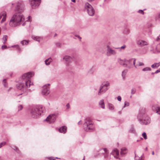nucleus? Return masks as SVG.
Wrapping results in <instances>:
<instances>
[{
    "label": "nucleus",
    "mask_w": 160,
    "mask_h": 160,
    "mask_svg": "<svg viewBox=\"0 0 160 160\" xmlns=\"http://www.w3.org/2000/svg\"><path fill=\"white\" fill-rule=\"evenodd\" d=\"M138 13H141L142 14H144V12H143V10H138Z\"/></svg>",
    "instance_id": "49530a36"
},
{
    "label": "nucleus",
    "mask_w": 160,
    "mask_h": 160,
    "mask_svg": "<svg viewBox=\"0 0 160 160\" xmlns=\"http://www.w3.org/2000/svg\"><path fill=\"white\" fill-rule=\"evenodd\" d=\"M6 12H3L0 13V20L2 18L1 21V23H2L6 20Z\"/></svg>",
    "instance_id": "dca6fc26"
},
{
    "label": "nucleus",
    "mask_w": 160,
    "mask_h": 160,
    "mask_svg": "<svg viewBox=\"0 0 160 160\" xmlns=\"http://www.w3.org/2000/svg\"><path fill=\"white\" fill-rule=\"evenodd\" d=\"M128 72V70L125 69L122 72V76L123 80H125L126 78V75Z\"/></svg>",
    "instance_id": "b1692460"
},
{
    "label": "nucleus",
    "mask_w": 160,
    "mask_h": 160,
    "mask_svg": "<svg viewBox=\"0 0 160 160\" xmlns=\"http://www.w3.org/2000/svg\"><path fill=\"white\" fill-rule=\"evenodd\" d=\"M110 83L108 81L103 82L100 86L98 95L101 96L105 93L109 88Z\"/></svg>",
    "instance_id": "423d86ee"
},
{
    "label": "nucleus",
    "mask_w": 160,
    "mask_h": 160,
    "mask_svg": "<svg viewBox=\"0 0 160 160\" xmlns=\"http://www.w3.org/2000/svg\"><path fill=\"white\" fill-rule=\"evenodd\" d=\"M48 159L50 160H55V159L53 158H52V157H49V158Z\"/></svg>",
    "instance_id": "864d4df0"
},
{
    "label": "nucleus",
    "mask_w": 160,
    "mask_h": 160,
    "mask_svg": "<svg viewBox=\"0 0 160 160\" xmlns=\"http://www.w3.org/2000/svg\"><path fill=\"white\" fill-rule=\"evenodd\" d=\"M49 85V84L46 85L43 87L42 93L43 95H47L49 94L50 92L49 88L48 87Z\"/></svg>",
    "instance_id": "ddd939ff"
},
{
    "label": "nucleus",
    "mask_w": 160,
    "mask_h": 160,
    "mask_svg": "<svg viewBox=\"0 0 160 160\" xmlns=\"http://www.w3.org/2000/svg\"><path fill=\"white\" fill-rule=\"evenodd\" d=\"M78 124H82V122L81 121H79L78 122Z\"/></svg>",
    "instance_id": "4d7b16f0"
},
{
    "label": "nucleus",
    "mask_w": 160,
    "mask_h": 160,
    "mask_svg": "<svg viewBox=\"0 0 160 160\" xmlns=\"http://www.w3.org/2000/svg\"><path fill=\"white\" fill-rule=\"evenodd\" d=\"M21 12H18V13H15L11 19V25L12 26L16 27L22 23V25L24 26L27 22H30L31 17L29 16L28 19L23 22L25 20L24 17Z\"/></svg>",
    "instance_id": "f03ea898"
},
{
    "label": "nucleus",
    "mask_w": 160,
    "mask_h": 160,
    "mask_svg": "<svg viewBox=\"0 0 160 160\" xmlns=\"http://www.w3.org/2000/svg\"><path fill=\"white\" fill-rule=\"evenodd\" d=\"M83 127L84 130L86 131L91 132L94 129V126L93 122L89 118H87L84 120Z\"/></svg>",
    "instance_id": "39448f33"
},
{
    "label": "nucleus",
    "mask_w": 160,
    "mask_h": 160,
    "mask_svg": "<svg viewBox=\"0 0 160 160\" xmlns=\"http://www.w3.org/2000/svg\"><path fill=\"white\" fill-rule=\"evenodd\" d=\"M154 151H153L152 152V155H154Z\"/></svg>",
    "instance_id": "052dcab7"
},
{
    "label": "nucleus",
    "mask_w": 160,
    "mask_h": 160,
    "mask_svg": "<svg viewBox=\"0 0 160 160\" xmlns=\"http://www.w3.org/2000/svg\"><path fill=\"white\" fill-rule=\"evenodd\" d=\"M147 149H148V148H147H147H145V150H146V151H147Z\"/></svg>",
    "instance_id": "69168bd1"
},
{
    "label": "nucleus",
    "mask_w": 160,
    "mask_h": 160,
    "mask_svg": "<svg viewBox=\"0 0 160 160\" xmlns=\"http://www.w3.org/2000/svg\"><path fill=\"white\" fill-rule=\"evenodd\" d=\"M6 144L5 142H2L0 143V148H1L2 146H4Z\"/></svg>",
    "instance_id": "37998d69"
},
{
    "label": "nucleus",
    "mask_w": 160,
    "mask_h": 160,
    "mask_svg": "<svg viewBox=\"0 0 160 160\" xmlns=\"http://www.w3.org/2000/svg\"><path fill=\"white\" fill-rule=\"evenodd\" d=\"M159 66H160V62L155 63L151 65V67L153 68H157Z\"/></svg>",
    "instance_id": "bb28decb"
},
{
    "label": "nucleus",
    "mask_w": 160,
    "mask_h": 160,
    "mask_svg": "<svg viewBox=\"0 0 160 160\" xmlns=\"http://www.w3.org/2000/svg\"><path fill=\"white\" fill-rule=\"evenodd\" d=\"M111 154H112L116 158H119V151L117 149H114L112 152Z\"/></svg>",
    "instance_id": "2eb2a0df"
},
{
    "label": "nucleus",
    "mask_w": 160,
    "mask_h": 160,
    "mask_svg": "<svg viewBox=\"0 0 160 160\" xmlns=\"http://www.w3.org/2000/svg\"><path fill=\"white\" fill-rule=\"evenodd\" d=\"M8 37L6 35H4L3 38V40L4 41V42H3L4 44H5L6 41H7V39Z\"/></svg>",
    "instance_id": "c9c22d12"
},
{
    "label": "nucleus",
    "mask_w": 160,
    "mask_h": 160,
    "mask_svg": "<svg viewBox=\"0 0 160 160\" xmlns=\"http://www.w3.org/2000/svg\"><path fill=\"white\" fill-rule=\"evenodd\" d=\"M85 8L87 10L88 15L93 16L95 14V10L92 5L88 2H86L84 5Z\"/></svg>",
    "instance_id": "0eeeda50"
},
{
    "label": "nucleus",
    "mask_w": 160,
    "mask_h": 160,
    "mask_svg": "<svg viewBox=\"0 0 160 160\" xmlns=\"http://www.w3.org/2000/svg\"><path fill=\"white\" fill-rule=\"evenodd\" d=\"M108 109L109 110L113 111L115 109L114 105L112 103H108Z\"/></svg>",
    "instance_id": "5701e85b"
},
{
    "label": "nucleus",
    "mask_w": 160,
    "mask_h": 160,
    "mask_svg": "<svg viewBox=\"0 0 160 160\" xmlns=\"http://www.w3.org/2000/svg\"><path fill=\"white\" fill-rule=\"evenodd\" d=\"M52 61V59L51 58H49L46 59L45 61V64L47 65H49L50 63Z\"/></svg>",
    "instance_id": "a878e982"
},
{
    "label": "nucleus",
    "mask_w": 160,
    "mask_h": 160,
    "mask_svg": "<svg viewBox=\"0 0 160 160\" xmlns=\"http://www.w3.org/2000/svg\"><path fill=\"white\" fill-rule=\"evenodd\" d=\"M159 39H160V35L157 37V40L158 41Z\"/></svg>",
    "instance_id": "5fc2aeb1"
},
{
    "label": "nucleus",
    "mask_w": 160,
    "mask_h": 160,
    "mask_svg": "<svg viewBox=\"0 0 160 160\" xmlns=\"http://www.w3.org/2000/svg\"><path fill=\"white\" fill-rule=\"evenodd\" d=\"M155 73V72H152V75H153Z\"/></svg>",
    "instance_id": "e2e57ef3"
},
{
    "label": "nucleus",
    "mask_w": 160,
    "mask_h": 160,
    "mask_svg": "<svg viewBox=\"0 0 160 160\" xmlns=\"http://www.w3.org/2000/svg\"><path fill=\"white\" fill-rule=\"evenodd\" d=\"M58 130L60 132L65 133L67 131V127L66 126H63L60 128Z\"/></svg>",
    "instance_id": "a211bd4d"
},
{
    "label": "nucleus",
    "mask_w": 160,
    "mask_h": 160,
    "mask_svg": "<svg viewBox=\"0 0 160 160\" xmlns=\"http://www.w3.org/2000/svg\"><path fill=\"white\" fill-rule=\"evenodd\" d=\"M139 141H140L139 140H137V142H139Z\"/></svg>",
    "instance_id": "338daca9"
},
{
    "label": "nucleus",
    "mask_w": 160,
    "mask_h": 160,
    "mask_svg": "<svg viewBox=\"0 0 160 160\" xmlns=\"http://www.w3.org/2000/svg\"><path fill=\"white\" fill-rule=\"evenodd\" d=\"M23 106L22 105H20L18 106V111H19L22 109Z\"/></svg>",
    "instance_id": "4c0bfd02"
},
{
    "label": "nucleus",
    "mask_w": 160,
    "mask_h": 160,
    "mask_svg": "<svg viewBox=\"0 0 160 160\" xmlns=\"http://www.w3.org/2000/svg\"><path fill=\"white\" fill-rule=\"evenodd\" d=\"M117 100L119 101H121V100H122V98L120 96H118V97H117Z\"/></svg>",
    "instance_id": "de8ad7c7"
},
{
    "label": "nucleus",
    "mask_w": 160,
    "mask_h": 160,
    "mask_svg": "<svg viewBox=\"0 0 160 160\" xmlns=\"http://www.w3.org/2000/svg\"><path fill=\"white\" fill-rule=\"evenodd\" d=\"M75 36L76 37H77L79 39H80V41L81 39V38L80 37L79 35H75Z\"/></svg>",
    "instance_id": "3c124183"
},
{
    "label": "nucleus",
    "mask_w": 160,
    "mask_h": 160,
    "mask_svg": "<svg viewBox=\"0 0 160 160\" xmlns=\"http://www.w3.org/2000/svg\"><path fill=\"white\" fill-rule=\"evenodd\" d=\"M136 89L135 88H133L131 90V94H134L135 92H136Z\"/></svg>",
    "instance_id": "a19ab883"
},
{
    "label": "nucleus",
    "mask_w": 160,
    "mask_h": 160,
    "mask_svg": "<svg viewBox=\"0 0 160 160\" xmlns=\"http://www.w3.org/2000/svg\"><path fill=\"white\" fill-rule=\"evenodd\" d=\"M7 48V47L6 45H2V49H6V48Z\"/></svg>",
    "instance_id": "a18cd8bd"
},
{
    "label": "nucleus",
    "mask_w": 160,
    "mask_h": 160,
    "mask_svg": "<svg viewBox=\"0 0 160 160\" xmlns=\"http://www.w3.org/2000/svg\"><path fill=\"white\" fill-rule=\"evenodd\" d=\"M99 106L100 107L104 109L105 108V104L104 100L103 99L101 100L99 102Z\"/></svg>",
    "instance_id": "4be33fe9"
},
{
    "label": "nucleus",
    "mask_w": 160,
    "mask_h": 160,
    "mask_svg": "<svg viewBox=\"0 0 160 160\" xmlns=\"http://www.w3.org/2000/svg\"><path fill=\"white\" fill-rule=\"evenodd\" d=\"M63 60L65 62L67 66H69L72 59V57L68 55H65L63 58Z\"/></svg>",
    "instance_id": "f8f14e48"
},
{
    "label": "nucleus",
    "mask_w": 160,
    "mask_h": 160,
    "mask_svg": "<svg viewBox=\"0 0 160 160\" xmlns=\"http://www.w3.org/2000/svg\"><path fill=\"white\" fill-rule=\"evenodd\" d=\"M71 1H72V2H76V0H71Z\"/></svg>",
    "instance_id": "bf43d9fd"
},
{
    "label": "nucleus",
    "mask_w": 160,
    "mask_h": 160,
    "mask_svg": "<svg viewBox=\"0 0 160 160\" xmlns=\"http://www.w3.org/2000/svg\"><path fill=\"white\" fill-rule=\"evenodd\" d=\"M128 152V150L125 147H123L121 149V155L122 156H123L127 154Z\"/></svg>",
    "instance_id": "6ab92c4d"
},
{
    "label": "nucleus",
    "mask_w": 160,
    "mask_h": 160,
    "mask_svg": "<svg viewBox=\"0 0 160 160\" xmlns=\"http://www.w3.org/2000/svg\"><path fill=\"white\" fill-rule=\"evenodd\" d=\"M12 47H15L16 49H17L18 51L20 50V49L19 48V46L18 45H15L14 46H12Z\"/></svg>",
    "instance_id": "ea45409f"
},
{
    "label": "nucleus",
    "mask_w": 160,
    "mask_h": 160,
    "mask_svg": "<svg viewBox=\"0 0 160 160\" xmlns=\"http://www.w3.org/2000/svg\"><path fill=\"white\" fill-rule=\"evenodd\" d=\"M135 160H143L144 156L143 154L140 157L135 156Z\"/></svg>",
    "instance_id": "c756f323"
},
{
    "label": "nucleus",
    "mask_w": 160,
    "mask_h": 160,
    "mask_svg": "<svg viewBox=\"0 0 160 160\" xmlns=\"http://www.w3.org/2000/svg\"><path fill=\"white\" fill-rule=\"evenodd\" d=\"M129 105V103L127 101H125L124 102V105L122 109H123L124 108L127 107H128Z\"/></svg>",
    "instance_id": "473e14b6"
},
{
    "label": "nucleus",
    "mask_w": 160,
    "mask_h": 160,
    "mask_svg": "<svg viewBox=\"0 0 160 160\" xmlns=\"http://www.w3.org/2000/svg\"><path fill=\"white\" fill-rule=\"evenodd\" d=\"M152 109H153V110H154V108H153H153H152Z\"/></svg>",
    "instance_id": "774afa93"
},
{
    "label": "nucleus",
    "mask_w": 160,
    "mask_h": 160,
    "mask_svg": "<svg viewBox=\"0 0 160 160\" xmlns=\"http://www.w3.org/2000/svg\"><path fill=\"white\" fill-rule=\"evenodd\" d=\"M57 36V34L56 33V34H55V35H54V37H55V36Z\"/></svg>",
    "instance_id": "0e129e2a"
},
{
    "label": "nucleus",
    "mask_w": 160,
    "mask_h": 160,
    "mask_svg": "<svg viewBox=\"0 0 160 160\" xmlns=\"http://www.w3.org/2000/svg\"><path fill=\"white\" fill-rule=\"evenodd\" d=\"M116 51L112 49L110 46H107L106 55L108 56H110L111 55H115L116 54Z\"/></svg>",
    "instance_id": "9b49d317"
},
{
    "label": "nucleus",
    "mask_w": 160,
    "mask_h": 160,
    "mask_svg": "<svg viewBox=\"0 0 160 160\" xmlns=\"http://www.w3.org/2000/svg\"><path fill=\"white\" fill-rule=\"evenodd\" d=\"M137 43L141 47L147 45L148 44V43L147 42L142 40H138Z\"/></svg>",
    "instance_id": "f3484780"
},
{
    "label": "nucleus",
    "mask_w": 160,
    "mask_h": 160,
    "mask_svg": "<svg viewBox=\"0 0 160 160\" xmlns=\"http://www.w3.org/2000/svg\"><path fill=\"white\" fill-rule=\"evenodd\" d=\"M103 150L105 152V154L104 155V157L105 158H107L108 157V150H107V148H103Z\"/></svg>",
    "instance_id": "cd10ccee"
},
{
    "label": "nucleus",
    "mask_w": 160,
    "mask_h": 160,
    "mask_svg": "<svg viewBox=\"0 0 160 160\" xmlns=\"http://www.w3.org/2000/svg\"><path fill=\"white\" fill-rule=\"evenodd\" d=\"M34 74V73L33 72H28L23 74L22 77V81L17 85V88L23 92H26L28 88L33 85L30 79Z\"/></svg>",
    "instance_id": "f257e3e1"
},
{
    "label": "nucleus",
    "mask_w": 160,
    "mask_h": 160,
    "mask_svg": "<svg viewBox=\"0 0 160 160\" xmlns=\"http://www.w3.org/2000/svg\"><path fill=\"white\" fill-rule=\"evenodd\" d=\"M118 113H119L120 114L121 113V112L119 111V112Z\"/></svg>",
    "instance_id": "680f3d73"
},
{
    "label": "nucleus",
    "mask_w": 160,
    "mask_h": 160,
    "mask_svg": "<svg viewBox=\"0 0 160 160\" xmlns=\"http://www.w3.org/2000/svg\"><path fill=\"white\" fill-rule=\"evenodd\" d=\"M24 4L22 1H19L16 4L15 10L18 12H22L24 9Z\"/></svg>",
    "instance_id": "6e6552de"
},
{
    "label": "nucleus",
    "mask_w": 160,
    "mask_h": 160,
    "mask_svg": "<svg viewBox=\"0 0 160 160\" xmlns=\"http://www.w3.org/2000/svg\"><path fill=\"white\" fill-rule=\"evenodd\" d=\"M89 2H91L94 1L95 0H87Z\"/></svg>",
    "instance_id": "6e6d98bb"
},
{
    "label": "nucleus",
    "mask_w": 160,
    "mask_h": 160,
    "mask_svg": "<svg viewBox=\"0 0 160 160\" xmlns=\"http://www.w3.org/2000/svg\"><path fill=\"white\" fill-rule=\"evenodd\" d=\"M66 108L67 109H69L70 108V105H69V104H68V103L66 105Z\"/></svg>",
    "instance_id": "603ef678"
},
{
    "label": "nucleus",
    "mask_w": 160,
    "mask_h": 160,
    "mask_svg": "<svg viewBox=\"0 0 160 160\" xmlns=\"http://www.w3.org/2000/svg\"><path fill=\"white\" fill-rule=\"evenodd\" d=\"M139 122L142 124L148 125L151 122L150 118L147 115L144 109L141 110L137 116Z\"/></svg>",
    "instance_id": "7ed1b4c3"
},
{
    "label": "nucleus",
    "mask_w": 160,
    "mask_h": 160,
    "mask_svg": "<svg viewBox=\"0 0 160 160\" xmlns=\"http://www.w3.org/2000/svg\"><path fill=\"white\" fill-rule=\"evenodd\" d=\"M41 0H29V2L32 8H38L40 5Z\"/></svg>",
    "instance_id": "1a4fd4ad"
},
{
    "label": "nucleus",
    "mask_w": 160,
    "mask_h": 160,
    "mask_svg": "<svg viewBox=\"0 0 160 160\" xmlns=\"http://www.w3.org/2000/svg\"><path fill=\"white\" fill-rule=\"evenodd\" d=\"M45 111V108L42 106L34 107L30 110V115L33 118H37Z\"/></svg>",
    "instance_id": "20e7f679"
},
{
    "label": "nucleus",
    "mask_w": 160,
    "mask_h": 160,
    "mask_svg": "<svg viewBox=\"0 0 160 160\" xmlns=\"http://www.w3.org/2000/svg\"><path fill=\"white\" fill-rule=\"evenodd\" d=\"M32 38L33 39L37 41L38 42H39L42 39L41 37H39L38 36H32Z\"/></svg>",
    "instance_id": "393cba45"
},
{
    "label": "nucleus",
    "mask_w": 160,
    "mask_h": 160,
    "mask_svg": "<svg viewBox=\"0 0 160 160\" xmlns=\"http://www.w3.org/2000/svg\"><path fill=\"white\" fill-rule=\"evenodd\" d=\"M129 131L131 133H134L135 132L134 129L133 127L132 126L131 128L130 129Z\"/></svg>",
    "instance_id": "72a5a7b5"
},
{
    "label": "nucleus",
    "mask_w": 160,
    "mask_h": 160,
    "mask_svg": "<svg viewBox=\"0 0 160 160\" xmlns=\"http://www.w3.org/2000/svg\"><path fill=\"white\" fill-rule=\"evenodd\" d=\"M21 43L23 45H27L28 43V41L26 40H23L22 41Z\"/></svg>",
    "instance_id": "7c9ffc66"
},
{
    "label": "nucleus",
    "mask_w": 160,
    "mask_h": 160,
    "mask_svg": "<svg viewBox=\"0 0 160 160\" xmlns=\"http://www.w3.org/2000/svg\"><path fill=\"white\" fill-rule=\"evenodd\" d=\"M156 18V19L160 20V13L157 15V17Z\"/></svg>",
    "instance_id": "c03bdc74"
},
{
    "label": "nucleus",
    "mask_w": 160,
    "mask_h": 160,
    "mask_svg": "<svg viewBox=\"0 0 160 160\" xmlns=\"http://www.w3.org/2000/svg\"><path fill=\"white\" fill-rule=\"evenodd\" d=\"M136 60L135 58H134L133 65L135 68H137L138 66H143L144 65V64L143 62H138V64L135 65Z\"/></svg>",
    "instance_id": "aec40b11"
},
{
    "label": "nucleus",
    "mask_w": 160,
    "mask_h": 160,
    "mask_svg": "<svg viewBox=\"0 0 160 160\" xmlns=\"http://www.w3.org/2000/svg\"><path fill=\"white\" fill-rule=\"evenodd\" d=\"M142 136L145 139H147V135L145 132H143L142 134Z\"/></svg>",
    "instance_id": "e433bc0d"
},
{
    "label": "nucleus",
    "mask_w": 160,
    "mask_h": 160,
    "mask_svg": "<svg viewBox=\"0 0 160 160\" xmlns=\"http://www.w3.org/2000/svg\"><path fill=\"white\" fill-rule=\"evenodd\" d=\"M160 72V68H159L155 72V73H157L158 72Z\"/></svg>",
    "instance_id": "8fccbe9b"
},
{
    "label": "nucleus",
    "mask_w": 160,
    "mask_h": 160,
    "mask_svg": "<svg viewBox=\"0 0 160 160\" xmlns=\"http://www.w3.org/2000/svg\"><path fill=\"white\" fill-rule=\"evenodd\" d=\"M151 70V69L149 67H146L143 68L142 69L143 71H150Z\"/></svg>",
    "instance_id": "2f4dec72"
},
{
    "label": "nucleus",
    "mask_w": 160,
    "mask_h": 160,
    "mask_svg": "<svg viewBox=\"0 0 160 160\" xmlns=\"http://www.w3.org/2000/svg\"><path fill=\"white\" fill-rule=\"evenodd\" d=\"M154 50L158 52H160V43L158 44L156 46Z\"/></svg>",
    "instance_id": "c85d7f7f"
},
{
    "label": "nucleus",
    "mask_w": 160,
    "mask_h": 160,
    "mask_svg": "<svg viewBox=\"0 0 160 160\" xmlns=\"http://www.w3.org/2000/svg\"><path fill=\"white\" fill-rule=\"evenodd\" d=\"M3 83L4 87H7V84L6 82V80L5 79L3 80Z\"/></svg>",
    "instance_id": "58836bf2"
},
{
    "label": "nucleus",
    "mask_w": 160,
    "mask_h": 160,
    "mask_svg": "<svg viewBox=\"0 0 160 160\" xmlns=\"http://www.w3.org/2000/svg\"><path fill=\"white\" fill-rule=\"evenodd\" d=\"M134 58L131 59L129 60H127L125 65V67L129 68H132L133 64Z\"/></svg>",
    "instance_id": "4468645a"
},
{
    "label": "nucleus",
    "mask_w": 160,
    "mask_h": 160,
    "mask_svg": "<svg viewBox=\"0 0 160 160\" xmlns=\"http://www.w3.org/2000/svg\"><path fill=\"white\" fill-rule=\"evenodd\" d=\"M156 112L159 114H160V108L157 107L156 108Z\"/></svg>",
    "instance_id": "f704fd0d"
},
{
    "label": "nucleus",
    "mask_w": 160,
    "mask_h": 160,
    "mask_svg": "<svg viewBox=\"0 0 160 160\" xmlns=\"http://www.w3.org/2000/svg\"><path fill=\"white\" fill-rule=\"evenodd\" d=\"M13 149L14 150H16V151H17V149H18V148H17L16 147H15V148H13Z\"/></svg>",
    "instance_id": "13d9d810"
},
{
    "label": "nucleus",
    "mask_w": 160,
    "mask_h": 160,
    "mask_svg": "<svg viewBox=\"0 0 160 160\" xmlns=\"http://www.w3.org/2000/svg\"><path fill=\"white\" fill-rule=\"evenodd\" d=\"M126 60V59L122 60L121 59H118V62L120 65L125 67Z\"/></svg>",
    "instance_id": "412c9836"
},
{
    "label": "nucleus",
    "mask_w": 160,
    "mask_h": 160,
    "mask_svg": "<svg viewBox=\"0 0 160 160\" xmlns=\"http://www.w3.org/2000/svg\"><path fill=\"white\" fill-rule=\"evenodd\" d=\"M58 115V113L51 114L47 117L46 119V120L50 123H53L56 120V117Z\"/></svg>",
    "instance_id": "9d476101"
},
{
    "label": "nucleus",
    "mask_w": 160,
    "mask_h": 160,
    "mask_svg": "<svg viewBox=\"0 0 160 160\" xmlns=\"http://www.w3.org/2000/svg\"><path fill=\"white\" fill-rule=\"evenodd\" d=\"M126 47V46L125 45H124L123 46L121 47L120 48H116V49H124Z\"/></svg>",
    "instance_id": "79ce46f5"
},
{
    "label": "nucleus",
    "mask_w": 160,
    "mask_h": 160,
    "mask_svg": "<svg viewBox=\"0 0 160 160\" xmlns=\"http://www.w3.org/2000/svg\"><path fill=\"white\" fill-rule=\"evenodd\" d=\"M111 43L110 42H108L106 44L107 48L108 46H110V45H111Z\"/></svg>",
    "instance_id": "09e8293b"
}]
</instances>
